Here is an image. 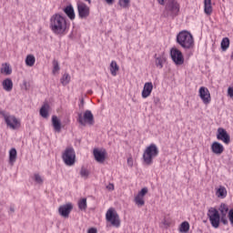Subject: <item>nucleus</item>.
Instances as JSON below:
<instances>
[{"label":"nucleus","mask_w":233,"mask_h":233,"mask_svg":"<svg viewBox=\"0 0 233 233\" xmlns=\"http://www.w3.org/2000/svg\"><path fill=\"white\" fill-rule=\"evenodd\" d=\"M159 156V148L156 144H151L147 147H146L143 153V159L146 165H152L154 163V159Z\"/></svg>","instance_id":"nucleus-1"},{"label":"nucleus","mask_w":233,"mask_h":233,"mask_svg":"<svg viewBox=\"0 0 233 233\" xmlns=\"http://www.w3.org/2000/svg\"><path fill=\"white\" fill-rule=\"evenodd\" d=\"M50 27L52 30H66L68 25H66V19L63 15L56 14L50 19Z\"/></svg>","instance_id":"nucleus-2"},{"label":"nucleus","mask_w":233,"mask_h":233,"mask_svg":"<svg viewBox=\"0 0 233 233\" xmlns=\"http://www.w3.org/2000/svg\"><path fill=\"white\" fill-rule=\"evenodd\" d=\"M177 41L183 48H190L194 45V37L188 31H181L177 36Z\"/></svg>","instance_id":"nucleus-3"},{"label":"nucleus","mask_w":233,"mask_h":233,"mask_svg":"<svg viewBox=\"0 0 233 233\" xmlns=\"http://www.w3.org/2000/svg\"><path fill=\"white\" fill-rule=\"evenodd\" d=\"M2 116L8 128H11V130H17V128H21V120L15 117V116L5 112H2Z\"/></svg>","instance_id":"nucleus-4"},{"label":"nucleus","mask_w":233,"mask_h":233,"mask_svg":"<svg viewBox=\"0 0 233 233\" xmlns=\"http://www.w3.org/2000/svg\"><path fill=\"white\" fill-rule=\"evenodd\" d=\"M208 218L210 221L213 228H219V223H221V215L216 208H210L208 211Z\"/></svg>","instance_id":"nucleus-5"},{"label":"nucleus","mask_w":233,"mask_h":233,"mask_svg":"<svg viewBox=\"0 0 233 233\" xmlns=\"http://www.w3.org/2000/svg\"><path fill=\"white\" fill-rule=\"evenodd\" d=\"M179 3L177 0H167L166 3V12H164V16L168 17V15H177L179 14Z\"/></svg>","instance_id":"nucleus-6"},{"label":"nucleus","mask_w":233,"mask_h":233,"mask_svg":"<svg viewBox=\"0 0 233 233\" xmlns=\"http://www.w3.org/2000/svg\"><path fill=\"white\" fill-rule=\"evenodd\" d=\"M77 122L82 127H86V125H89L92 127L94 125V114H92V111L86 110L85 113L82 115V113H78Z\"/></svg>","instance_id":"nucleus-7"},{"label":"nucleus","mask_w":233,"mask_h":233,"mask_svg":"<svg viewBox=\"0 0 233 233\" xmlns=\"http://www.w3.org/2000/svg\"><path fill=\"white\" fill-rule=\"evenodd\" d=\"M62 159L67 167H73L76 164V151L72 147H67L63 155Z\"/></svg>","instance_id":"nucleus-8"},{"label":"nucleus","mask_w":233,"mask_h":233,"mask_svg":"<svg viewBox=\"0 0 233 233\" xmlns=\"http://www.w3.org/2000/svg\"><path fill=\"white\" fill-rule=\"evenodd\" d=\"M170 56L172 61L177 65V66H181L183 63H185V57L183 56V53L179 51V49L173 47L170 50Z\"/></svg>","instance_id":"nucleus-9"},{"label":"nucleus","mask_w":233,"mask_h":233,"mask_svg":"<svg viewBox=\"0 0 233 233\" xmlns=\"http://www.w3.org/2000/svg\"><path fill=\"white\" fill-rule=\"evenodd\" d=\"M106 218L107 219V221H109V223H111V225H113V227H119V216L117 215L116 210H114V208H109L107 210L106 214Z\"/></svg>","instance_id":"nucleus-10"},{"label":"nucleus","mask_w":233,"mask_h":233,"mask_svg":"<svg viewBox=\"0 0 233 233\" xmlns=\"http://www.w3.org/2000/svg\"><path fill=\"white\" fill-rule=\"evenodd\" d=\"M78 15L81 19H86L90 15V7L82 1L77 2Z\"/></svg>","instance_id":"nucleus-11"},{"label":"nucleus","mask_w":233,"mask_h":233,"mask_svg":"<svg viewBox=\"0 0 233 233\" xmlns=\"http://www.w3.org/2000/svg\"><path fill=\"white\" fill-rule=\"evenodd\" d=\"M147 194H148V188L144 187L135 196L134 202L137 207L141 208L145 206V196H147Z\"/></svg>","instance_id":"nucleus-12"},{"label":"nucleus","mask_w":233,"mask_h":233,"mask_svg":"<svg viewBox=\"0 0 233 233\" xmlns=\"http://www.w3.org/2000/svg\"><path fill=\"white\" fill-rule=\"evenodd\" d=\"M218 212L220 213V218L223 225H228V218L227 217L230 212V210H228V205L225 203L220 204L218 208Z\"/></svg>","instance_id":"nucleus-13"},{"label":"nucleus","mask_w":233,"mask_h":233,"mask_svg":"<svg viewBox=\"0 0 233 233\" xmlns=\"http://www.w3.org/2000/svg\"><path fill=\"white\" fill-rule=\"evenodd\" d=\"M217 139H218V141H223L225 145H228V143H230V136L223 127H219L218 129Z\"/></svg>","instance_id":"nucleus-14"},{"label":"nucleus","mask_w":233,"mask_h":233,"mask_svg":"<svg viewBox=\"0 0 233 233\" xmlns=\"http://www.w3.org/2000/svg\"><path fill=\"white\" fill-rule=\"evenodd\" d=\"M198 92L199 97L202 99L203 103L208 105V103H210V91H208V88L201 86Z\"/></svg>","instance_id":"nucleus-15"},{"label":"nucleus","mask_w":233,"mask_h":233,"mask_svg":"<svg viewBox=\"0 0 233 233\" xmlns=\"http://www.w3.org/2000/svg\"><path fill=\"white\" fill-rule=\"evenodd\" d=\"M72 208H74V206H72V203H68L63 206H60L58 208V212L62 218H68L70 216V212H72Z\"/></svg>","instance_id":"nucleus-16"},{"label":"nucleus","mask_w":233,"mask_h":233,"mask_svg":"<svg viewBox=\"0 0 233 233\" xmlns=\"http://www.w3.org/2000/svg\"><path fill=\"white\" fill-rule=\"evenodd\" d=\"M211 152L216 156H221L225 152V147L221 143L215 141L211 144Z\"/></svg>","instance_id":"nucleus-17"},{"label":"nucleus","mask_w":233,"mask_h":233,"mask_svg":"<svg viewBox=\"0 0 233 233\" xmlns=\"http://www.w3.org/2000/svg\"><path fill=\"white\" fill-rule=\"evenodd\" d=\"M94 157L97 163H105L106 152L105 150L94 149Z\"/></svg>","instance_id":"nucleus-18"},{"label":"nucleus","mask_w":233,"mask_h":233,"mask_svg":"<svg viewBox=\"0 0 233 233\" xmlns=\"http://www.w3.org/2000/svg\"><path fill=\"white\" fill-rule=\"evenodd\" d=\"M152 90H154V85L152 82H147L142 90V97L147 99L152 94Z\"/></svg>","instance_id":"nucleus-19"},{"label":"nucleus","mask_w":233,"mask_h":233,"mask_svg":"<svg viewBox=\"0 0 233 233\" xmlns=\"http://www.w3.org/2000/svg\"><path fill=\"white\" fill-rule=\"evenodd\" d=\"M2 86L5 92H12V88H14V82H12V79L6 78L3 81Z\"/></svg>","instance_id":"nucleus-20"},{"label":"nucleus","mask_w":233,"mask_h":233,"mask_svg":"<svg viewBox=\"0 0 233 233\" xmlns=\"http://www.w3.org/2000/svg\"><path fill=\"white\" fill-rule=\"evenodd\" d=\"M52 126L55 132H61V120L56 116H52Z\"/></svg>","instance_id":"nucleus-21"},{"label":"nucleus","mask_w":233,"mask_h":233,"mask_svg":"<svg viewBox=\"0 0 233 233\" xmlns=\"http://www.w3.org/2000/svg\"><path fill=\"white\" fill-rule=\"evenodd\" d=\"M204 12L207 15L212 14V0H204Z\"/></svg>","instance_id":"nucleus-22"},{"label":"nucleus","mask_w":233,"mask_h":233,"mask_svg":"<svg viewBox=\"0 0 233 233\" xmlns=\"http://www.w3.org/2000/svg\"><path fill=\"white\" fill-rule=\"evenodd\" d=\"M65 14H66L69 19H76V13L74 12V7L72 5H67L64 9Z\"/></svg>","instance_id":"nucleus-23"},{"label":"nucleus","mask_w":233,"mask_h":233,"mask_svg":"<svg viewBox=\"0 0 233 233\" xmlns=\"http://www.w3.org/2000/svg\"><path fill=\"white\" fill-rule=\"evenodd\" d=\"M17 159V150L15 148H11L9 151V163L14 165Z\"/></svg>","instance_id":"nucleus-24"},{"label":"nucleus","mask_w":233,"mask_h":233,"mask_svg":"<svg viewBox=\"0 0 233 233\" xmlns=\"http://www.w3.org/2000/svg\"><path fill=\"white\" fill-rule=\"evenodd\" d=\"M110 72L114 77H116V76H117V72H119V66H117V62H116V61L111 62Z\"/></svg>","instance_id":"nucleus-25"},{"label":"nucleus","mask_w":233,"mask_h":233,"mask_svg":"<svg viewBox=\"0 0 233 233\" xmlns=\"http://www.w3.org/2000/svg\"><path fill=\"white\" fill-rule=\"evenodd\" d=\"M216 194L218 198L224 199V198H227V188H225L223 186H220Z\"/></svg>","instance_id":"nucleus-26"},{"label":"nucleus","mask_w":233,"mask_h":233,"mask_svg":"<svg viewBox=\"0 0 233 233\" xmlns=\"http://www.w3.org/2000/svg\"><path fill=\"white\" fill-rule=\"evenodd\" d=\"M26 66H34L35 65V56L33 55H28L25 58Z\"/></svg>","instance_id":"nucleus-27"},{"label":"nucleus","mask_w":233,"mask_h":233,"mask_svg":"<svg viewBox=\"0 0 233 233\" xmlns=\"http://www.w3.org/2000/svg\"><path fill=\"white\" fill-rule=\"evenodd\" d=\"M1 74H5V76H10V74H12V68H10V65L4 64L1 68Z\"/></svg>","instance_id":"nucleus-28"},{"label":"nucleus","mask_w":233,"mask_h":233,"mask_svg":"<svg viewBox=\"0 0 233 233\" xmlns=\"http://www.w3.org/2000/svg\"><path fill=\"white\" fill-rule=\"evenodd\" d=\"M33 179L36 185H43L45 183V178L39 173H35Z\"/></svg>","instance_id":"nucleus-29"},{"label":"nucleus","mask_w":233,"mask_h":233,"mask_svg":"<svg viewBox=\"0 0 233 233\" xmlns=\"http://www.w3.org/2000/svg\"><path fill=\"white\" fill-rule=\"evenodd\" d=\"M228 46H230V40H228V37L223 38L221 41V48L223 52H225Z\"/></svg>","instance_id":"nucleus-30"},{"label":"nucleus","mask_w":233,"mask_h":233,"mask_svg":"<svg viewBox=\"0 0 233 233\" xmlns=\"http://www.w3.org/2000/svg\"><path fill=\"white\" fill-rule=\"evenodd\" d=\"M190 230V224L188 222L185 221L180 225V232H188Z\"/></svg>","instance_id":"nucleus-31"},{"label":"nucleus","mask_w":233,"mask_h":233,"mask_svg":"<svg viewBox=\"0 0 233 233\" xmlns=\"http://www.w3.org/2000/svg\"><path fill=\"white\" fill-rule=\"evenodd\" d=\"M80 176L83 177V179H88V176H90V171L86 169V167H82L80 170Z\"/></svg>","instance_id":"nucleus-32"},{"label":"nucleus","mask_w":233,"mask_h":233,"mask_svg":"<svg viewBox=\"0 0 233 233\" xmlns=\"http://www.w3.org/2000/svg\"><path fill=\"white\" fill-rule=\"evenodd\" d=\"M165 60L161 56H156L155 65L157 68H163V63Z\"/></svg>","instance_id":"nucleus-33"},{"label":"nucleus","mask_w":233,"mask_h":233,"mask_svg":"<svg viewBox=\"0 0 233 233\" xmlns=\"http://www.w3.org/2000/svg\"><path fill=\"white\" fill-rule=\"evenodd\" d=\"M40 116H42V117H48V105H45L41 107Z\"/></svg>","instance_id":"nucleus-34"},{"label":"nucleus","mask_w":233,"mask_h":233,"mask_svg":"<svg viewBox=\"0 0 233 233\" xmlns=\"http://www.w3.org/2000/svg\"><path fill=\"white\" fill-rule=\"evenodd\" d=\"M61 83L64 86H66V85H68L70 83V75L65 74L61 78Z\"/></svg>","instance_id":"nucleus-35"},{"label":"nucleus","mask_w":233,"mask_h":233,"mask_svg":"<svg viewBox=\"0 0 233 233\" xmlns=\"http://www.w3.org/2000/svg\"><path fill=\"white\" fill-rule=\"evenodd\" d=\"M78 208L80 210H86V198H82L78 201Z\"/></svg>","instance_id":"nucleus-36"},{"label":"nucleus","mask_w":233,"mask_h":233,"mask_svg":"<svg viewBox=\"0 0 233 233\" xmlns=\"http://www.w3.org/2000/svg\"><path fill=\"white\" fill-rule=\"evenodd\" d=\"M118 5L121 8H128L130 6V0H119Z\"/></svg>","instance_id":"nucleus-37"},{"label":"nucleus","mask_w":233,"mask_h":233,"mask_svg":"<svg viewBox=\"0 0 233 233\" xmlns=\"http://www.w3.org/2000/svg\"><path fill=\"white\" fill-rule=\"evenodd\" d=\"M53 74H56V72H59L60 67H59V62L57 60L53 61Z\"/></svg>","instance_id":"nucleus-38"},{"label":"nucleus","mask_w":233,"mask_h":233,"mask_svg":"<svg viewBox=\"0 0 233 233\" xmlns=\"http://www.w3.org/2000/svg\"><path fill=\"white\" fill-rule=\"evenodd\" d=\"M228 218L231 223V225H233V209H230L228 215Z\"/></svg>","instance_id":"nucleus-39"},{"label":"nucleus","mask_w":233,"mask_h":233,"mask_svg":"<svg viewBox=\"0 0 233 233\" xmlns=\"http://www.w3.org/2000/svg\"><path fill=\"white\" fill-rule=\"evenodd\" d=\"M228 96L231 98H233V87L228 88Z\"/></svg>","instance_id":"nucleus-40"},{"label":"nucleus","mask_w":233,"mask_h":233,"mask_svg":"<svg viewBox=\"0 0 233 233\" xmlns=\"http://www.w3.org/2000/svg\"><path fill=\"white\" fill-rule=\"evenodd\" d=\"M167 2L168 0H157V3L162 6H165V5H167Z\"/></svg>","instance_id":"nucleus-41"},{"label":"nucleus","mask_w":233,"mask_h":233,"mask_svg":"<svg viewBox=\"0 0 233 233\" xmlns=\"http://www.w3.org/2000/svg\"><path fill=\"white\" fill-rule=\"evenodd\" d=\"M87 233H97V229L96 228H91L88 229Z\"/></svg>","instance_id":"nucleus-42"},{"label":"nucleus","mask_w":233,"mask_h":233,"mask_svg":"<svg viewBox=\"0 0 233 233\" xmlns=\"http://www.w3.org/2000/svg\"><path fill=\"white\" fill-rule=\"evenodd\" d=\"M54 34H56V35H59L60 34H65V31H63V30H54Z\"/></svg>","instance_id":"nucleus-43"},{"label":"nucleus","mask_w":233,"mask_h":233,"mask_svg":"<svg viewBox=\"0 0 233 233\" xmlns=\"http://www.w3.org/2000/svg\"><path fill=\"white\" fill-rule=\"evenodd\" d=\"M127 165H128L129 167H132V165H133V163H132V157H128V158H127Z\"/></svg>","instance_id":"nucleus-44"},{"label":"nucleus","mask_w":233,"mask_h":233,"mask_svg":"<svg viewBox=\"0 0 233 233\" xmlns=\"http://www.w3.org/2000/svg\"><path fill=\"white\" fill-rule=\"evenodd\" d=\"M107 5H114V0H106Z\"/></svg>","instance_id":"nucleus-45"},{"label":"nucleus","mask_w":233,"mask_h":233,"mask_svg":"<svg viewBox=\"0 0 233 233\" xmlns=\"http://www.w3.org/2000/svg\"><path fill=\"white\" fill-rule=\"evenodd\" d=\"M108 190H114V186L112 184H109L107 186Z\"/></svg>","instance_id":"nucleus-46"},{"label":"nucleus","mask_w":233,"mask_h":233,"mask_svg":"<svg viewBox=\"0 0 233 233\" xmlns=\"http://www.w3.org/2000/svg\"><path fill=\"white\" fill-rule=\"evenodd\" d=\"M86 1V3H88V5H92V0H84Z\"/></svg>","instance_id":"nucleus-47"},{"label":"nucleus","mask_w":233,"mask_h":233,"mask_svg":"<svg viewBox=\"0 0 233 233\" xmlns=\"http://www.w3.org/2000/svg\"><path fill=\"white\" fill-rule=\"evenodd\" d=\"M10 212H15V209L14 208H10Z\"/></svg>","instance_id":"nucleus-48"},{"label":"nucleus","mask_w":233,"mask_h":233,"mask_svg":"<svg viewBox=\"0 0 233 233\" xmlns=\"http://www.w3.org/2000/svg\"><path fill=\"white\" fill-rule=\"evenodd\" d=\"M164 225H168V223H167V221H164Z\"/></svg>","instance_id":"nucleus-49"},{"label":"nucleus","mask_w":233,"mask_h":233,"mask_svg":"<svg viewBox=\"0 0 233 233\" xmlns=\"http://www.w3.org/2000/svg\"><path fill=\"white\" fill-rule=\"evenodd\" d=\"M85 102L83 100H81V104L83 105Z\"/></svg>","instance_id":"nucleus-50"}]
</instances>
